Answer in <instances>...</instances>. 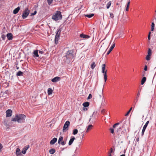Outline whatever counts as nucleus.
I'll return each mask as SVG.
<instances>
[{"instance_id": "f257e3e1", "label": "nucleus", "mask_w": 156, "mask_h": 156, "mask_svg": "<svg viewBox=\"0 0 156 156\" xmlns=\"http://www.w3.org/2000/svg\"><path fill=\"white\" fill-rule=\"evenodd\" d=\"M25 118L26 116L24 114H17L14 117L12 118L11 121L13 122L17 121L18 123H21L24 122Z\"/></svg>"}, {"instance_id": "f03ea898", "label": "nucleus", "mask_w": 156, "mask_h": 156, "mask_svg": "<svg viewBox=\"0 0 156 156\" xmlns=\"http://www.w3.org/2000/svg\"><path fill=\"white\" fill-rule=\"evenodd\" d=\"M73 51L72 50H70L67 51L64 57L66 58V59L64 58L65 62L69 63L72 61V59L74 58V55L73 54Z\"/></svg>"}, {"instance_id": "7ed1b4c3", "label": "nucleus", "mask_w": 156, "mask_h": 156, "mask_svg": "<svg viewBox=\"0 0 156 156\" xmlns=\"http://www.w3.org/2000/svg\"><path fill=\"white\" fill-rule=\"evenodd\" d=\"M62 18V16L61 12L59 11H57L56 13L53 14L52 16V19L55 21L61 20Z\"/></svg>"}, {"instance_id": "20e7f679", "label": "nucleus", "mask_w": 156, "mask_h": 156, "mask_svg": "<svg viewBox=\"0 0 156 156\" xmlns=\"http://www.w3.org/2000/svg\"><path fill=\"white\" fill-rule=\"evenodd\" d=\"M30 12V10L28 8H26L24 10L23 12V14L22 15V17L23 19H26L29 15Z\"/></svg>"}, {"instance_id": "39448f33", "label": "nucleus", "mask_w": 156, "mask_h": 156, "mask_svg": "<svg viewBox=\"0 0 156 156\" xmlns=\"http://www.w3.org/2000/svg\"><path fill=\"white\" fill-rule=\"evenodd\" d=\"M69 125L70 122L69 121H67L65 122L62 129L63 132H66L68 130V128L69 126Z\"/></svg>"}, {"instance_id": "423d86ee", "label": "nucleus", "mask_w": 156, "mask_h": 156, "mask_svg": "<svg viewBox=\"0 0 156 156\" xmlns=\"http://www.w3.org/2000/svg\"><path fill=\"white\" fill-rule=\"evenodd\" d=\"M58 143L62 146H64L66 144V141L63 140V137L62 136H60L58 140Z\"/></svg>"}, {"instance_id": "0eeeda50", "label": "nucleus", "mask_w": 156, "mask_h": 156, "mask_svg": "<svg viewBox=\"0 0 156 156\" xmlns=\"http://www.w3.org/2000/svg\"><path fill=\"white\" fill-rule=\"evenodd\" d=\"M6 117H11L12 115V111L10 109L7 110L6 112Z\"/></svg>"}, {"instance_id": "6e6552de", "label": "nucleus", "mask_w": 156, "mask_h": 156, "mask_svg": "<svg viewBox=\"0 0 156 156\" xmlns=\"http://www.w3.org/2000/svg\"><path fill=\"white\" fill-rule=\"evenodd\" d=\"M6 37L9 41L13 39V35L11 33H8L6 35Z\"/></svg>"}, {"instance_id": "1a4fd4ad", "label": "nucleus", "mask_w": 156, "mask_h": 156, "mask_svg": "<svg viewBox=\"0 0 156 156\" xmlns=\"http://www.w3.org/2000/svg\"><path fill=\"white\" fill-rule=\"evenodd\" d=\"M61 79V78L58 76L55 77L51 79V81L53 82H56L59 81Z\"/></svg>"}, {"instance_id": "9d476101", "label": "nucleus", "mask_w": 156, "mask_h": 156, "mask_svg": "<svg viewBox=\"0 0 156 156\" xmlns=\"http://www.w3.org/2000/svg\"><path fill=\"white\" fill-rule=\"evenodd\" d=\"M16 156H23V155L21 154L20 149L17 148L16 150Z\"/></svg>"}, {"instance_id": "9b49d317", "label": "nucleus", "mask_w": 156, "mask_h": 156, "mask_svg": "<svg viewBox=\"0 0 156 156\" xmlns=\"http://www.w3.org/2000/svg\"><path fill=\"white\" fill-rule=\"evenodd\" d=\"M61 31L62 29L61 28L58 29L57 30L56 33L55 35V36H56V37H59Z\"/></svg>"}, {"instance_id": "f8f14e48", "label": "nucleus", "mask_w": 156, "mask_h": 156, "mask_svg": "<svg viewBox=\"0 0 156 156\" xmlns=\"http://www.w3.org/2000/svg\"><path fill=\"white\" fill-rule=\"evenodd\" d=\"M115 44L114 43L110 47L109 50L108 51L107 53V55H108L112 51L113 49L114 48V47H115Z\"/></svg>"}, {"instance_id": "ddd939ff", "label": "nucleus", "mask_w": 156, "mask_h": 156, "mask_svg": "<svg viewBox=\"0 0 156 156\" xmlns=\"http://www.w3.org/2000/svg\"><path fill=\"white\" fill-rule=\"evenodd\" d=\"M38 51L37 50L34 51L33 53L34 54L33 56L34 57L37 58L39 57V55L38 54Z\"/></svg>"}, {"instance_id": "4468645a", "label": "nucleus", "mask_w": 156, "mask_h": 156, "mask_svg": "<svg viewBox=\"0 0 156 156\" xmlns=\"http://www.w3.org/2000/svg\"><path fill=\"white\" fill-rule=\"evenodd\" d=\"M80 37L81 38H83L85 39H88L90 37V36L88 35L84 34H81L80 35Z\"/></svg>"}, {"instance_id": "2eb2a0df", "label": "nucleus", "mask_w": 156, "mask_h": 156, "mask_svg": "<svg viewBox=\"0 0 156 156\" xmlns=\"http://www.w3.org/2000/svg\"><path fill=\"white\" fill-rule=\"evenodd\" d=\"M75 139V138L74 136L71 137V139H70L69 142V145H71L73 143V141Z\"/></svg>"}, {"instance_id": "dca6fc26", "label": "nucleus", "mask_w": 156, "mask_h": 156, "mask_svg": "<svg viewBox=\"0 0 156 156\" xmlns=\"http://www.w3.org/2000/svg\"><path fill=\"white\" fill-rule=\"evenodd\" d=\"M104 80L105 83L106 82L107 80V70H105V73H104Z\"/></svg>"}, {"instance_id": "f3484780", "label": "nucleus", "mask_w": 156, "mask_h": 156, "mask_svg": "<svg viewBox=\"0 0 156 156\" xmlns=\"http://www.w3.org/2000/svg\"><path fill=\"white\" fill-rule=\"evenodd\" d=\"M20 9V7H18L16 8L13 11V13L14 14H16L19 11Z\"/></svg>"}, {"instance_id": "a211bd4d", "label": "nucleus", "mask_w": 156, "mask_h": 156, "mask_svg": "<svg viewBox=\"0 0 156 156\" xmlns=\"http://www.w3.org/2000/svg\"><path fill=\"white\" fill-rule=\"evenodd\" d=\"M57 141V139L56 138H53L50 142L51 144H53Z\"/></svg>"}, {"instance_id": "6ab92c4d", "label": "nucleus", "mask_w": 156, "mask_h": 156, "mask_svg": "<svg viewBox=\"0 0 156 156\" xmlns=\"http://www.w3.org/2000/svg\"><path fill=\"white\" fill-rule=\"evenodd\" d=\"M29 147H26L24 148H23L22 151L21 153L23 154H26L27 150L28 149Z\"/></svg>"}, {"instance_id": "aec40b11", "label": "nucleus", "mask_w": 156, "mask_h": 156, "mask_svg": "<svg viewBox=\"0 0 156 156\" xmlns=\"http://www.w3.org/2000/svg\"><path fill=\"white\" fill-rule=\"evenodd\" d=\"M105 65L103 64L102 65V71L101 72L102 73H104L105 72Z\"/></svg>"}, {"instance_id": "412c9836", "label": "nucleus", "mask_w": 156, "mask_h": 156, "mask_svg": "<svg viewBox=\"0 0 156 156\" xmlns=\"http://www.w3.org/2000/svg\"><path fill=\"white\" fill-rule=\"evenodd\" d=\"M114 150H113L112 148H111L110 151L108 152V154L109 155V156H112V153L114 152Z\"/></svg>"}, {"instance_id": "4be33fe9", "label": "nucleus", "mask_w": 156, "mask_h": 156, "mask_svg": "<svg viewBox=\"0 0 156 156\" xmlns=\"http://www.w3.org/2000/svg\"><path fill=\"white\" fill-rule=\"evenodd\" d=\"M93 126L92 125H89L87 128L86 131L87 132L89 131L90 129H92Z\"/></svg>"}, {"instance_id": "5701e85b", "label": "nucleus", "mask_w": 156, "mask_h": 156, "mask_svg": "<svg viewBox=\"0 0 156 156\" xmlns=\"http://www.w3.org/2000/svg\"><path fill=\"white\" fill-rule=\"evenodd\" d=\"M16 75L17 76H23V73L21 71H19L17 73Z\"/></svg>"}, {"instance_id": "b1692460", "label": "nucleus", "mask_w": 156, "mask_h": 156, "mask_svg": "<svg viewBox=\"0 0 156 156\" xmlns=\"http://www.w3.org/2000/svg\"><path fill=\"white\" fill-rule=\"evenodd\" d=\"M146 78L145 77H144L141 81V84L143 85L145 82L146 81Z\"/></svg>"}, {"instance_id": "393cba45", "label": "nucleus", "mask_w": 156, "mask_h": 156, "mask_svg": "<svg viewBox=\"0 0 156 156\" xmlns=\"http://www.w3.org/2000/svg\"><path fill=\"white\" fill-rule=\"evenodd\" d=\"M53 90L51 88H49L48 90V95H50L52 93Z\"/></svg>"}, {"instance_id": "a878e982", "label": "nucleus", "mask_w": 156, "mask_h": 156, "mask_svg": "<svg viewBox=\"0 0 156 156\" xmlns=\"http://www.w3.org/2000/svg\"><path fill=\"white\" fill-rule=\"evenodd\" d=\"M89 103L88 102H86L83 103V105L84 107H87L89 105Z\"/></svg>"}, {"instance_id": "bb28decb", "label": "nucleus", "mask_w": 156, "mask_h": 156, "mask_svg": "<svg viewBox=\"0 0 156 156\" xmlns=\"http://www.w3.org/2000/svg\"><path fill=\"white\" fill-rule=\"evenodd\" d=\"M140 90H139L136 96V101H138V98L139 97L140 94Z\"/></svg>"}, {"instance_id": "cd10ccee", "label": "nucleus", "mask_w": 156, "mask_h": 156, "mask_svg": "<svg viewBox=\"0 0 156 156\" xmlns=\"http://www.w3.org/2000/svg\"><path fill=\"white\" fill-rule=\"evenodd\" d=\"M149 123V121H147L146 122V123L144 125V126L143 129H144L145 130Z\"/></svg>"}, {"instance_id": "c85d7f7f", "label": "nucleus", "mask_w": 156, "mask_h": 156, "mask_svg": "<svg viewBox=\"0 0 156 156\" xmlns=\"http://www.w3.org/2000/svg\"><path fill=\"white\" fill-rule=\"evenodd\" d=\"M55 150L54 149H51L49 150V153L51 154H53L55 153Z\"/></svg>"}, {"instance_id": "c756f323", "label": "nucleus", "mask_w": 156, "mask_h": 156, "mask_svg": "<svg viewBox=\"0 0 156 156\" xmlns=\"http://www.w3.org/2000/svg\"><path fill=\"white\" fill-rule=\"evenodd\" d=\"M96 66L95 62H93L91 65V68L92 69H94Z\"/></svg>"}, {"instance_id": "7c9ffc66", "label": "nucleus", "mask_w": 156, "mask_h": 156, "mask_svg": "<svg viewBox=\"0 0 156 156\" xmlns=\"http://www.w3.org/2000/svg\"><path fill=\"white\" fill-rule=\"evenodd\" d=\"M59 37H57L55 36V42L56 44H57L58 41L59 39Z\"/></svg>"}, {"instance_id": "2f4dec72", "label": "nucleus", "mask_w": 156, "mask_h": 156, "mask_svg": "<svg viewBox=\"0 0 156 156\" xmlns=\"http://www.w3.org/2000/svg\"><path fill=\"white\" fill-rule=\"evenodd\" d=\"M111 2L109 1L106 5V8L107 9H109L111 6Z\"/></svg>"}, {"instance_id": "473e14b6", "label": "nucleus", "mask_w": 156, "mask_h": 156, "mask_svg": "<svg viewBox=\"0 0 156 156\" xmlns=\"http://www.w3.org/2000/svg\"><path fill=\"white\" fill-rule=\"evenodd\" d=\"M155 24L153 22L151 23V31H153L154 29Z\"/></svg>"}, {"instance_id": "72a5a7b5", "label": "nucleus", "mask_w": 156, "mask_h": 156, "mask_svg": "<svg viewBox=\"0 0 156 156\" xmlns=\"http://www.w3.org/2000/svg\"><path fill=\"white\" fill-rule=\"evenodd\" d=\"M151 56V55H147L146 57V60L147 61L150 60L151 59L150 57Z\"/></svg>"}, {"instance_id": "f704fd0d", "label": "nucleus", "mask_w": 156, "mask_h": 156, "mask_svg": "<svg viewBox=\"0 0 156 156\" xmlns=\"http://www.w3.org/2000/svg\"><path fill=\"white\" fill-rule=\"evenodd\" d=\"M78 133V130L77 129H74L73 130V135H76Z\"/></svg>"}, {"instance_id": "c9c22d12", "label": "nucleus", "mask_w": 156, "mask_h": 156, "mask_svg": "<svg viewBox=\"0 0 156 156\" xmlns=\"http://www.w3.org/2000/svg\"><path fill=\"white\" fill-rule=\"evenodd\" d=\"M147 55H151L152 54V51L150 48H149L148 49Z\"/></svg>"}, {"instance_id": "e433bc0d", "label": "nucleus", "mask_w": 156, "mask_h": 156, "mask_svg": "<svg viewBox=\"0 0 156 156\" xmlns=\"http://www.w3.org/2000/svg\"><path fill=\"white\" fill-rule=\"evenodd\" d=\"M94 15V14H87L85 15L86 17H87L88 18H90L93 16Z\"/></svg>"}, {"instance_id": "4c0bfd02", "label": "nucleus", "mask_w": 156, "mask_h": 156, "mask_svg": "<svg viewBox=\"0 0 156 156\" xmlns=\"http://www.w3.org/2000/svg\"><path fill=\"white\" fill-rule=\"evenodd\" d=\"M132 109V108H130V109L128 111V112H127V113L125 115L126 116H127L129 115V113H130V112L131 111Z\"/></svg>"}, {"instance_id": "58836bf2", "label": "nucleus", "mask_w": 156, "mask_h": 156, "mask_svg": "<svg viewBox=\"0 0 156 156\" xmlns=\"http://www.w3.org/2000/svg\"><path fill=\"white\" fill-rule=\"evenodd\" d=\"M48 2V3L49 5H50L51 3H52L53 0H47Z\"/></svg>"}, {"instance_id": "ea45409f", "label": "nucleus", "mask_w": 156, "mask_h": 156, "mask_svg": "<svg viewBox=\"0 0 156 156\" xmlns=\"http://www.w3.org/2000/svg\"><path fill=\"white\" fill-rule=\"evenodd\" d=\"M1 38L2 40H4L5 39L6 36L4 34H2L1 36Z\"/></svg>"}, {"instance_id": "a19ab883", "label": "nucleus", "mask_w": 156, "mask_h": 156, "mask_svg": "<svg viewBox=\"0 0 156 156\" xmlns=\"http://www.w3.org/2000/svg\"><path fill=\"white\" fill-rule=\"evenodd\" d=\"M110 132L112 133H114V129L113 128H111L110 129Z\"/></svg>"}, {"instance_id": "79ce46f5", "label": "nucleus", "mask_w": 156, "mask_h": 156, "mask_svg": "<svg viewBox=\"0 0 156 156\" xmlns=\"http://www.w3.org/2000/svg\"><path fill=\"white\" fill-rule=\"evenodd\" d=\"M119 124V122L116 123L114 124L113 126V128H115L117 126H118Z\"/></svg>"}, {"instance_id": "37998d69", "label": "nucleus", "mask_w": 156, "mask_h": 156, "mask_svg": "<svg viewBox=\"0 0 156 156\" xmlns=\"http://www.w3.org/2000/svg\"><path fill=\"white\" fill-rule=\"evenodd\" d=\"M92 97V95L91 94H89L87 98V99H89L91 98Z\"/></svg>"}, {"instance_id": "c03bdc74", "label": "nucleus", "mask_w": 156, "mask_h": 156, "mask_svg": "<svg viewBox=\"0 0 156 156\" xmlns=\"http://www.w3.org/2000/svg\"><path fill=\"white\" fill-rule=\"evenodd\" d=\"M124 36L122 35V33H120V34H119V35L118 37L119 38H122Z\"/></svg>"}, {"instance_id": "a18cd8bd", "label": "nucleus", "mask_w": 156, "mask_h": 156, "mask_svg": "<svg viewBox=\"0 0 156 156\" xmlns=\"http://www.w3.org/2000/svg\"><path fill=\"white\" fill-rule=\"evenodd\" d=\"M37 13L36 11H35L34 13H31V15L33 16L35 15Z\"/></svg>"}, {"instance_id": "49530a36", "label": "nucleus", "mask_w": 156, "mask_h": 156, "mask_svg": "<svg viewBox=\"0 0 156 156\" xmlns=\"http://www.w3.org/2000/svg\"><path fill=\"white\" fill-rule=\"evenodd\" d=\"M110 18H113V17H114V15H113V13H110Z\"/></svg>"}, {"instance_id": "de8ad7c7", "label": "nucleus", "mask_w": 156, "mask_h": 156, "mask_svg": "<svg viewBox=\"0 0 156 156\" xmlns=\"http://www.w3.org/2000/svg\"><path fill=\"white\" fill-rule=\"evenodd\" d=\"M151 32H149V33L148 34V39L149 40H150V35H151Z\"/></svg>"}, {"instance_id": "09e8293b", "label": "nucleus", "mask_w": 156, "mask_h": 156, "mask_svg": "<svg viewBox=\"0 0 156 156\" xmlns=\"http://www.w3.org/2000/svg\"><path fill=\"white\" fill-rule=\"evenodd\" d=\"M145 130L144 129H142V136L144 134V133Z\"/></svg>"}, {"instance_id": "8fccbe9b", "label": "nucleus", "mask_w": 156, "mask_h": 156, "mask_svg": "<svg viewBox=\"0 0 156 156\" xmlns=\"http://www.w3.org/2000/svg\"><path fill=\"white\" fill-rule=\"evenodd\" d=\"M101 112L102 114H104L105 113V109H103L101 111Z\"/></svg>"}, {"instance_id": "3c124183", "label": "nucleus", "mask_w": 156, "mask_h": 156, "mask_svg": "<svg viewBox=\"0 0 156 156\" xmlns=\"http://www.w3.org/2000/svg\"><path fill=\"white\" fill-rule=\"evenodd\" d=\"M144 70L145 71H147V66L146 65V66H145Z\"/></svg>"}, {"instance_id": "603ef678", "label": "nucleus", "mask_w": 156, "mask_h": 156, "mask_svg": "<svg viewBox=\"0 0 156 156\" xmlns=\"http://www.w3.org/2000/svg\"><path fill=\"white\" fill-rule=\"evenodd\" d=\"M93 117V115L90 116V118L89 119V121L90 122L91 121L92 117Z\"/></svg>"}, {"instance_id": "864d4df0", "label": "nucleus", "mask_w": 156, "mask_h": 156, "mask_svg": "<svg viewBox=\"0 0 156 156\" xmlns=\"http://www.w3.org/2000/svg\"><path fill=\"white\" fill-rule=\"evenodd\" d=\"M129 4H130V2H129V1L127 3V6L129 7Z\"/></svg>"}, {"instance_id": "5fc2aeb1", "label": "nucleus", "mask_w": 156, "mask_h": 156, "mask_svg": "<svg viewBox=\"0 0 156 156\" xmlns=\"http://www.w3.org/2000/svg\"><path fill=\"white\" fill-rule=\"evenodd\" d=\"M43 53V52L42 51H39V53L41 54H42Z\"/></svg>"}, {"instance_id": "6e6d98bb", "label": "nucleus", "mask_w": 156, "mask_h": 156, "mask_svg": "<svg viewBox=\"0 0 156 156\" xmlns=\"http://www.w3.org/2000/svg\"><path fill=\"white\" fill-rule=\"evenodd\" d=\"M129 8V7L127 6L126 8V11H128V10Z\"/></svg>"}, {"instance_id": "4d7b16f0", "label": "nucleus", "mask_w": 156, "mask_h": 156, "mask_svg": "<svg viewBox=\"0 0 156 156\" xmlns=\"http://www.w3.org/2000/svg\"><path fill=\"white\" fill-rule=\"evenodd\" d=\"M83 110L85 111H87V108H85L84 107L83 108Z\"/></svg>"}, {"instance_id": "13d9d810", "label": "nucleus", "mask_w": 156, "mask_h": 156, "mask_svg": "<svg viewBox=\"0 0 156 156\" xmlns=\"http://www.w3.org/2000/svg\"><path fill=\"white\" fill-rule=\"evenodd\" d=\"M101 100H102V104H101V105L102 106L104 105H105V104L104 103V104L102 103V102H103V98H102V99H101Z\"/></svg>"}, {"instance_id": "bf43d9fd", "label": "nucleus", "mask_w": 156, "mask_h": 156, "mask_svg": "<svg viewBox=\"0 0 156 156\" xmlns=\"http://www.w3.org/2000/svg\"><path fill=\"white\" fill-rule=\"evenodd\" d=\"M2 147H0V152L1 151V150L2 149Z\"/></svg>"}, {"instance_id": "052dcab7", "label": "nucleus", "mask_w": 156, "mask_h": 156, "mask_svg": "<svg viewBox=\"0 0 156 156\" xmlns=\"http://www.w3.org/2000/svg\"><path fill=\"white\" fill-rule=\"evenodd\" d=\"M120 156H125V154H122V155H121Z\"/></svg>"}, {"instance_id": "680f3d73", "label": "nucleus", "mask_w": 156, "mask_h": 156, "mask_svg": "<svg viewBox=\"0 0 156 156\" xmlns=\"http://www.w3.org/2000/svg\"><path fill=\"white\" fill-rule=\"evenodd\" d=\"M0 146H2V144H0Z\"/></svg>"}, {"instance_id": "e2e57ef3", "label": "nucleus", "mask_w": 156, "mask_h": 156, "mask_svg": "<svg viewBox=\"0 0 156 156\" xmlns=\"http://www.w3.org/2000/svg\"><path fill=\"white\" fill-rule=\"evenodd\" d=\"M99 96H100V98H101V95H99Z\"/></svg>"}, {"instance_id": "0e129e2a", "label": "nucleus", "mask_w": 156, "mask_h": 156, "mask_svg": "<svg viewBox=\"0 0 156 156\" xmlns=\"http://www.w3.org/2000/svg\"><path fill=\"white\" fill-rule=\"evenodd\" d=\"M138 139H136V140L138 141Z\"/></svg>"}, {"instance_id": "69168bd1", "label": "nucleus", "mask_w": 156, "mask_h": 156, "mask_svg": "<svg viewBox=\"0 0 156 156\" xmlns=\"http://www.w3.org/2000/svg\"><path fill=\"white\" fill-rule=\"evenodd\" d=\"M26 146H28V147H29V145H27Z\"/></svg>"}, {"instance_id": "338daca9", "label": "nucleus", "mask_w": 156, "mask_h": 156, "mask_svg": "<svg viewBox=\"0 0 156 156\" xmlns=\"http://www.w3.org/2000/svg\"><path fill=\"white\" fill-rule=\"evenodd\" d=\"M17 69H19V67H18L17 68Z\"/></svg>"}, {"instance_id": "774afa93", "label": "nucleus", "mask_w": 156, "mask_h": 156, "mask_svg": "<svg viewBox=\"0 0 156 156\" xmlns=\"http://www.w3.org/2000/svg\"><path fill=\"white\" fill-rule=\"evenodd\" d=\"M74 156V155H73V156Z\"/></svg>"}]
</instances>
